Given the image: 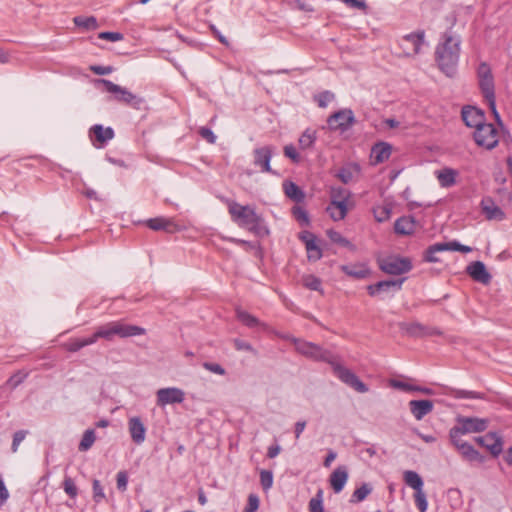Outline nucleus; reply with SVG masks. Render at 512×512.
Wrapping results in <instances>:
<instances>
[{"instance_id":"obj_1","label":"nucleus","mask_w":512,"mask_h":512,"mask_svg":"<svg viewBox=\"0 0 512 512\" xmlns=\"http://www.w3.org/2000/svg\"><path fill=\"white\" fill-rule=\"evenodd\" d=\"M293 344L296 351L305 357L331 364L335 375L355 391L359 393H366L368 391L367 385L354 372L336 362L331 353L319 345L301 339H293Z\"/></svg>"},{"instance_id":"obj_2","label":"nucleus","mask_w":512,"mask_h":512,"mask_svg":"<svg viewBox=\"0 0 512 512\" xmlns=\"http://www.w3.org/2000/svg\"><path fill=\"white\" fill-rule=\"evenodd\" d=\"M461 51V39L451 30L444 32L435 48V61L438 68L448 77L457 73Z\"/></svg>"},{"instance_id":"obj_3","label":"nucleus","mask_w":512,"mask_h":512,"mask_svg":"<svg viewBox=\"0 0 512 512\" xmlns=\"http://www.w3.org/2000/svg\"><path fill=\"white\" fill-rule=\"evenodd\" d=\"M228 212L231 219L239 227L245 228L258 237L269 235V229L264 224V219L255 208L250 205H241L233 200H227Z\"/></svg>"},{"instance_id":"obj_4","label":"nucleus","mask_w":512,"mask_h":512,"mask_svg":"<svg viewBox=\"0 0 512 512\" xmlns=\"http://www.w3.org/2000/svg\"><path fill=\"white\" fill-rule=\"evenodd\" d=\"M145 333L146 330L143 327L125 324L122 321H112L99 326L91 335V339H93L94 344L99 338L112 341L115 336L120 338H128L144 335Z\"/></svg>"},{"instance_id":"obj_5","label":"nucleus","mask_w":512,"mask_h":512,"mask_svg":"<svg viewBox=\"0 0 512 512\" xmlns=\"http://www.w3.org/2000/svg\"><path fill=\"white\" fill-rule=\"evenodd\" d=\"M97 82L103 84L105 86V90L114 95V100L129 105L136 110L145 108V99L139 95L133 94L125 87L115 84L107 79H99Z\"/></svg>"},{"instance_id":"obj_6","label":"nucleus","mask_w":512,"mask_h":512,"mask_svg":"<svg viewBox=\"0 0 512 512\" xmlns=\"http://www.w3.org/2000/svg\"><path fill=\"white\" fill-rule=\"evenodd\" d=\"M456 425L449 431V438L456 439L465 434L484 432L489 426L487 418L457 416Z\"/></svg>"},{"instance_id":"obj_7","label":"nucleus","mask_w":512,"mask_h":512,"mask_svg":"<svg viewBox=\"0 0 512 512\" xmlns=\"http://www.w3.org/2000/svg\"><path fill=\"white\" fill-rule=\"evenodd\" d=\"M425 31L420 29L402 36L399 46L405 57H414L421 53L422 47L426 44Z\"/></svg>"},{"instance_id":"obj_8","label":"nucleus","mask_w":512,"mask_h":512,"mask_svg":"<svg viewBox=\"0 0 512 512\" xmlns=\"http://www.w3.org/2000/svg\"><path fill=\"white\" fill-rule=\"evenodd\" d=\"M474 140L478 146L492 150L499 142L498 130L493 124L484 123L474 131Z\"/></svg>"},{"instance_id":"obj_9","label":"nucleus","mask_w":512,"mask_h":512,"mask_svg":"<svg viewBox=\"0 0 512 512\" xmlns=\"http://www.w3.org/2000/svg\"><path fill=\"white\" fill-rule=\"evenodd\" d=\"M380 269L390 275H401L412 269V263L409 258L386 257L379 261Z\"/></svg>"},{"instance_id":"obj_10","label":"nucleus","mask_w":512,"mask_h":512,"mask_svg":"<svg viewBox=\"0 0 512 512\" xmlns=\"http://www.w3.org/2000/svg\"><path fill=\"white\" fill-rule=\"evenodd\" d=\"M355 122L356 119L351 109H341L327 119V124L331 130L341 132L349 130Z\"/></svg>"},{"instance_id":"obj_11","label":"nucleus","mask_w":512,"mask_h":512,"mask_svg":"<svg viewBox=\"0 0 512 512\" xmlns=\"http://www.w3.org/2000/svg\"><path fill=\"white\" fill-rule=\"evenodd\" d=\"M184 399L185 392L177 387L161 388L156 392V403L159 407L182 403Z\"/></svg>"},{"instance_id":"obj_12","label":"nucleus","mask_w":512,"mask_h":512,"mask_svg":"<svg viewBox=\"0 0 512 512\" xmlns=\"http://www.w3.org/2000/svg\"><path fill=\"white\" fill-rule=\"evenodd\" d=\"M254 165L260 169L262 173L276 174L270 166L273 156V148L271 146H263L253 151Z\"/></svg>"},{"instance_id":"obj_13","label":"nucleus","mask_w":512,"mask_h":512,"mask_svg":"<svg viewBox=\"0 0 512 512\" xmlns=\"http://www.w3.org/2000/svg\"><path fill=\"white\" fill-rule=\"evenodd\" d=\"M475 441L485 447L494 457H498L503 450V440L496 432H489L484 436L475 438Z\"/></svg>"},{"instance_id":"obj_14","label":"nucleus","mask_w":512,"mask_h":512,"mask_svg":"<svg viewBox=\"0 0 512 512\" xmlns=\"http://www.w3.org/2000/svg\"><path fill=\"white\" fill-rule=\"evenodd\" d=\"M452 445L459 451L464 459L470 462H484V456H482L471 444L463 441L461 437L456 439H450Z\"/></svg>"},{"instance_id":"obj_15","label":"nucleus","mask_w":512,"mask_h":512,"mask_svg":"<svg viewBox=\"0 0 512 512\" xmlns=\"http://www.w3.org/2000/svg\"><path fill=\"white\" fill-rule=\"evenodd\" d=\"M89 135L93 145L101 148L114 138L115 133L111 127L104 128L101 124H95L90 128Z\"/></svg>"},{"instance_id":"obj_16","label":"nucleus","mask_w":512,"mask_h":512,"mask_svg":"<svg viewBox=\"0 0 512 512\" xmlns=\"http://www.w3.org/2000/svg\"><path fill=\"white\" fill-rule=\"evenodd\" d=\"M479 85H480L481 91L483 93V96L489 105V108L491 109L492 113L495 116L496 121L498 123H501L500 115L496 109L493 77L480 79Z\"/></svg>"},{"instance_id":"obj_17","label":"nucleus","mask_w":512,"mask_h":512,"mask_svg":"<svg viewBox=\"0 0 512 512\" xmlns=\"http://www.w3.org/2000/svg\"><path fill=\"white\" fill-rule=\"evenodd\" d=\"M462 120L465 125L477 130L482 124L485 123L484 113L473 106H465L461 111Z\"/></svg>"},{"instance_id":"obj_18","label":"nucleus","mask_w":512,"mask_h":512,"mask_svg":"<svg viewBox=\"0 0 512 512\" xmlns=\"http://www.w3.org/2000/svg\"><path fill=\"white\" fill-rule=\"evenodd\" d=\"M392 154V145L387 142H377L371 148L370 161L372 165H378L387 161Z\"/></svg>"},{"instance_id":"obj_19","label":"nucleus","mask_w":512,"mask_h":512,"mask_svg":"<svg viewBox=\"0 0 512 512\" xmlns=\"http://www.w3.org/2000/svg\"><path fill=\"white\" fill-rule=\"evenodd\" d=\"M128 431L132 441L140 445L146 438V427L140 417L134 416L128 420Z\"/></svg>"},{"instance_id":"obj_20","label":"nucleus","mask_w":512,"mask_h":512,"mask_svg":"<svg viewBox=\"0 0 512 512\" xmlns=\"http://www.w3.org/2000/svg\"><path fill=\"white\" fill-rule=\"evenodd\" d=\"M466 271L473 280L479 283L486 285L489 284L491 281L492 277L490 273L487 271L484 263L481 261L472 262L467 266Z\"/></svg>"},{"instance_id":"obj_21","label":"nucleus","mask_w":512,"mask_h":512,"mask_svg":"<svg viewBox=\"0 0 512 512\" xmlns=\"http://www.w3.org/2000/svg\"><path fill=\"white\" fill-rule=\"evenodd\" d=\"M405 278L398 280H384L367 286L370 296H376L380 292H387L390 289L400 290Z\"/></svg>"},{"instance_id":"obj_22","label":"nucleus","mask_w":512,"mask_h":512,"mask_svg":"<svg viewBox=\"0 0 512 512\" xmlns=\"http://www.w3.org/2000/svg\"><path fill=\"white\" fill-rule=\"evenodd\" d=\"M409 408L416 420H422L426 415L432 412L434 408L431 400H411Z\"/></svg>"},{"instance_id":"obj_23","label":"nucleus","mask_w":512,"mask_h":512,"mask_svg":"<svg viewBox=\"0 0 512 512\" xmlns=\"http://www.w3.org/2000/svg\"><path fill=\"white\" fill-rule=\"evenodd\" d=\"M348 480V470L346 466H338L330 475L329 482L335 493L343 490Z\"/></svg>"},{"instance_id":"obj_24","label":"nucleus","mask_w":512,"mask_h":512,"mask_svg":"<svg viewBox=\"0 0 512 512\" xmlns=\"http://www.w3.org/2000/svg\"><path fill=\"white\" fill-rule=\"evenodd\" d=\"M348 202L330 201L326 208L327 213L334 221L343 220L348 213Z\"/></svg>"},{"instance_id":"obj_25","label":"nucleus","mask_w":512,"mask_h":512,"mask_svg":"<svg viewBox=\"0 0 512 512\" xmlns=\"http://www.w3.org/2000/svg\"><path fill=\"white\" fill-rule=\"evenodd\" d=\"M235 312H236L237 319L248 328H256V327H260L262 329L268 328L267 324L261 322L257 317H255L254 315L250 314L249 312H247L241 308H237Z\"/></svg>"},{"instance_id":"obj_26","label":"nucleus","mask_w":512,"mask_h":512,"mask_svg":"<svg viewBox=\"0 0 512 512\" xmlns=\"http://www.w3.org/2000/svg\"><path fill=\"white\" fill-rule=\"evenodd\" d=\"M340 269L347 276L355 279H364L370 274V270L365 264L342 265Z\"/></svg>"},{"instance_id":"obj_27","label":"nucleus","mask_w":512,"mask_h":512,"mask_svg":"<svg viewBox=\"0 0 512 512\" xmlns=\"http://www.w3.org/2000/svg\"><path fill=\"white\" fill-rule=\"evenodd\" d=\"M145 224L147 227L154 231L163 230L167 232H173L176 227L172 220L164 217L150 218L146 220Z\"/></svg>"},{"instance_id":"obj_28","label":"nucleus","mask_w":512,"mask_h":512,"mask_svg":"<svg viewBox=\"0 0 512 512\" xmlns=\"http://www.w3.org/2000/svg\"><path fill=\"white\" fill-rule=\"evenodd\" d=\"M436 176L441 187L448 188L456 183L458 172L452 168H443L436 172Z\"/></svg>"},{"instance_id":"obj_29","label":"nucleus","mask_w":512,"mask_h":512,"mask_svg":"<svg viewBox=\"0 0 512 512\" xmlns=\"http://www.w3.org/2000/svg\"><path fill=\"white\" fill-rule=\"evenodd\" d=\"M394 230L400 235H410L415 230V221L412 217H400L394 224Z\"/></svg>"},{"instance_id":"obj_30","label":"nucleus","mask_w":512,"mask_h":512,"mask_svg":"<svg viewBox=\"0 0 512 512\" xmlns=\"http://www.w3.org/2000/svg\"><path fill=\"white\" fill-rule=\"evenodd\" d=\"M285 195L296 203H301L305 199V193L294 182L286 181L283 183Z\"/></svg>"},{"instance_id":"obj_31","label":"nucleus","mask_w":512,"mask_h":512,"mask_svg":"<svg viewBox=\"0 0 512 512\" xmlns=\"http://www.w3.org/2000/svg\"><path fill=\"white\" fill-rule=\"evenodd\" d=\"M93 339H91V336L87 338H71L65 343L62 344V347L69 352H77L80 349L92 345Z\"/></svg>"},{"instance_id":"obj_32","label":"nucleus","mask_w":512,"mask_h":512,"mask_svg":"<svg viewBox=\"0 0 512 512\" xmlns=\"http://www.w3.org/2000/svg\"><path fill=\"white\" fill-rule=\"evenodd\" d=\"M404 482L407 486L417 491L423 490V480L420 475L412 470H407L404 472Z\"/></svg>"},{"instance_id":"obj_33","label":"nucleus","mask_w":512,"mask_h":512,"mask_svg":"<svg viewBox=\"0 0 512 512\" xmlns=\"http://www.w3.org/2000/svg\"><path fill=\"white\" fill-rule=\"evenodd\" d=\"M326 234L328 238L331 240V242L338 244L342 247H346L351 251L356 250V246L352 244L347 238L342 236L340 232L330 229L327 230Z\"/></svg>"},{"instance_id":"obj_34","label":"nucleus","mask_w":512,"mask_h":512,"mask_svg":"<svg viewBox=\"0 0 512 512\" xmlns=\"http://www.w3.org/2000/svg\"><path fill=\"white\" fill-rule=\"evenodd\" d=\"M316 139V131L309 128L306 129L298 140L300 149L306 150L312 148L316 142Z\"/></svg>"},{"instance_id":"obj_35","label":"nucleus","mask_w":512,"mask_h":512,"mask_svg":"<svg viewBox=\"0 0 512 512\" xmlns=\"http://www.w3.org/2000/svg\"><path fill=\"white\" fill-rule=\"evenodd\" d=\"M372 492V486L368 483H363L359 488L355 489L349 500L350 503H359L366 499Z\"/></svg>"},{"instance_id":"obj_36","label":"nucleus","mask_w":512,"mask_h":512,"mask_svg":"<svg viewBox=\"0 0 512 512\" xmlns=\"http://www.w3.org/2000/svg\"><path fill=\"white\" fill-rule=\"evenodd\" d=\"M351 192L344 187H331L330 201L349 202Z\"/></svg>"},{"instance_id":"obj_37","label":"nucleus","mask_w":512,"mask_h":512,"mask_svg":"<svg viewBox=\"0 0 512 512\" xmlns=\"http://www.w3.org/2000/svg\"><path fill=\"white\" fill-rule=\"evenodd\" d=\"M317 239H310V241H306V251L307 257L309 261H318L322 257V251L320 247L316 243Z\"/></svg>"},{"instance_id":"obj_38","label":"nucleus","mask_w":512,"mask_h":512,"mask_svg":"<svg viewBox=\"0 0 512 512\" xmlns=\"http://www.w3.org/2000/svg\"><path fill=\"white\" fill-rule=\"evenodd\" d=\"M95 439H96V436H95L94 429H87L84 432L82 439L79 443V446H78L79 451L85 452V451L89 450L92 447V445L94 444Z\"/></svg>"},{"instance_id":"obj_39","label":"nucleus","mask_w":512,"mask_h":512,"mask_svg":"<svg viewBox=\"0 0 512 512\" xmlns=\"http://www.w3.org/2000/svg\"><path fill=\"white\" fill-rule=\"evenodd\" d=\"M73 22L76 26L82 27L87 30H94L98 27L97 19L93 16L90 17H82L77 16L73 19Z\"/></svg>"},{"instance_id":"obj_40","label":"nucleus","mask_w":512,"mask_h":512,"mask_svg":"<svg viewBox=\"0 0 512 512\" xmlns=\"http://www.w3.org/2000/svg\"><path fill=\"white\" fill-rule=\"evenodd\" d=\"M303 285L313 291H318L323 293L322 291V281L320 278L314 275H306L303 277Z\"/></svg>"},{"instance_id":"obj_41","label":"nucleus","mask_w":512,"mask_h":512,"mask_svg":"<svg viewBox=\"0 0 512 512\" xmlns=\"http://www.w3.org/2000/svg\"><path fill=\"white\" fill-rule=\"evenodd\" d=\"M483 212L485 213L486 215V218L491 220V219H503L504 218V213L503 211L496 205H494L493 203H491V205H485L483 203Z\"/></svg>"},{"instance_id":"obj_42","label":"nucleus","mask_w":512,"mask_h":512,"mask_svg":"<svg viewBox=\"0 0 512 512\" xmlns=\"http://www.w3.org/2000/svg\"><path fill=\"white\" fill-rule=\"evenodd\" d=\"M323 491L319 489L309 501V512H323Z\"/></svg>"},{"instance_id":"obj_43","label":"nucleus","mask_w":512,"mask_h":512,"mask_svg":"<svg viewBox=\"0 0 512 512\" xmlns=\"http://www.w3.org/2000/svg\"><path fill=\"white\" fill-rule=\"evenodd\" d=\"M29 373L25 371H17L13 375L9 377V379L6 382V385L11 388L15 389L17 386H19L21 383L24 382V380L28 377Z\"/></svg>"},{"instance_id":"obj_44","label":"nucleus","mask_w":512,"mask_h":512,"mask_svg":"<svg viewBox=\"0 0 512 512\" xmlns=\"http://www.w3.org/2000/svg\"><path fill=\"white\" fill-rule=\"evenodd\" d=\"M405 329L412 336L422 337L425 336L426 326L419 322H413L406 324Z\"/></svg>"},{"instance_id":"obj_45","label":"nucleus","mask_w":512,"mask_h":512,"mask_svg":"<svg viewBox=\"0 0 512 512\" xmlns=\"http://www.w3.org/2000/svg\"><path fill=\"white\" fill-rule=\"evenodd\" d=\"M93 500L95 503H101L106 499L104 489L99 480L94 479L92 482Z\"/></svg>"},{"instance_id":"obj_46","label":"nucleus","mask_w":512,"mask_h":512,"mask_svg":"<svg viewBox=\"0 0 512 512\" xmlns=\"http://www.w3.org/2000/svg\"><path fill=\"white\" fill-rule=\"evenodd\" d=\"M452 396L457 399H481V393L469 390L456 389L452 391Z\"/></svg>"},{"instance_id":"obj_47","label":"nucleus","mask_w":512,"mask_h":512,"mask_svg":"<svg viewBox=\"0 0 512 512\" xmlns=\"http://www.w3.org/2000/svg\"><path fill=\"white\" fill-rule=\"evenodd\" d=\"M63 489L66 494L69 495L70 498H76L78 494V489L75 485L74 480L71 477L66 476L63 481Z\"/></svg>"},{"instance_id":"obj_48","label":"nucleus","mask_w":512,"mask_h":512,"mask_svg":"<svg viewBox=\"0 0 512 512\" xmlns=\"http://www.w3.org/2000/svg\"><path fill=\"white\" fill-rule=\"evenodd\" d=\"M292 214L301 225L309 224V216H308L307 211L304 208H302L300 206H295L292 209Z\"/></svg>"},{"instance_id":"obj_49","label":"nucleus","mask_w":512,"mask_h":512,"mask_svg":"<svg viewBox=\"0 0 512 512\" xmlns=\"http://www.w3.org/2000/svg\"><path fill=\"white\" fill-rule=\"evenodd\" d=\"M415 504L420 512H426L428 508V503L426 500V495L423 490L417 491L414 494Z\"/></svg>"},{"instance_id":"obj_50","label":"nucleus","mask_w":512,"mask_h":512,"mask_svg":"<svg viewBox=\"0 0 512 512\" xmlns=\"http://www.w3.org/2000/svg\"><path fill=\"white\" fill-rule=\"evenodd\" d=\"M260 483L264 490H268L273 485V473L269 470H262L260 472Z\"/></svg>"},{"instance_id":"obj_51","label":"nucleus","mask_w":512,"mask_h":512,"mask_svg":"<svg viewBox=\"0 0 512 512\" xmlns=\"http://www.w3.org/2000/svg\"><path fill=\"white\" fill-rule=\"evenodd\" d=\"M389 386L405 392H412L415 389V385H411L409 383L397 379H390Z\"/></svg>"},{"instance_id":"obj_52","label":"nucleus","mask_w":512,"mask_h":512,"mask_svg":"<svg viewBox=\"0 0 512 512\" xmlns=\"http://www.w3.org/2000/svg\"><path fill=\"white\" fill-rule=\"evenodd\" d=\"M333 98V93H331L330 91H323L315 97V100L319 107L324 108L333 100Z\"/></svg>"},{"instance_id":"obj_53","label":"nucleus","mask_w":512,"mask_h":512,"mask_svg":"<svg viewBox=\"0 0 512 512\" xmlns=\"http://www.w3.org/2000/svg\"><path fill=\"white\" fill-rule=\"evenodd\" d=\"M284 155L289 158L293 163H299L301 160V157L299 153L297 152L296 148L292 145H286L283 149Z\"/></svg>"},{"instance_id":"obj_54","label":"nucleus","mask_w":512,"mask_h":512,"mask_svg":"<svg viewBox=\"0 0 512 512\" xmlns=\"http://www.w3.org/2000/svg\"><path fill=\"white\" fill-rule=\"evenodd\" d=\"M28 434V431L26 430H18L13 435V441L11 445L12 452H16L18 450V447L20 443L25 439L26 435Z\"/></svg>"},{"instance_id":"obj_55","label":"nucleus","mask_w":512,"mask_h":512,"mask_svg":"<svg viewBox=\"0 0 512 512\" xmlns=\"http://www.w3.org/2000/svg\"><path fill=\"white\" fill-rule=\"evenodd\" d=\"M116 485L117 489L124 492L127 490L128 485V475L126 471H120L116 476Z\"/></svg>"},{"instance_id":"obj_56","label":"nucleus","mask_w":512,"mask_h":512,"mask_svg":"<svg viewBox=\"0 0 512 512\" xmlns=\"http://www.w3.org/2000/svg\"><path fill=\"white\" fill-rule=\"evenodd\" d=\"M259 502V497L256 494H250L244 512H256L259 508Z\"/></svg>"},{"instance_id":"obj_57","label":"nucleus","mask_w":512,"mask_h":512,"mask_svg":"<svg viewBox=\"0 0 512 512\" xmlns=\"http://www.w3.org/2000/svg\"><path fill=\"white\" fill-rule=\"evenodd\" d=\"M375 218L378 222H384L390 218L391 209L388 207H379L374 210Z\"/></svg>"},{"instance_id":"obj_58","label":"nucleus","mask_w":512,"mask_h":512,"mask_svg":"<svg viewBox=\"0 0 512 512\" xmlns=\"http://www.w3.org/2000/svg\"><path fill=\"white\" fill-rule=\"evenodd\" d=\"M337 177L339 178V180L341 182H343L344 184H348L352 181L353 179V172L350 168H347V167H343L341 168L338 173H337Z\"/></svg>"},{"instance_id":"obj_59","label":"nucleus","mask_w":512,"mask_h":512,"mask_svg":"<svg viewBox=\"0 0 512 512\" xmlns=\"http://www.w3.org/2000/svg\"><path fill=\"white\" fill-rule=\"evenodd\" d=\"M203 368L206 369L209 372L218 374V375H225L226 371L225 369L218 363H212V362H204L202 364Z\"/></svg>"},{"instance_id":"obj_60","label":"nucleus","mask_w":512,"mask_h":512,"mask_svg":"<svg viewBox=\"0 0 512 512\" xmlns=\"http://www.w3.org/2000/svg\"><path fill=\"white\" fill-rule=\"evenodd\" d=\"M350 8L358 9L366 13L368 6L365 0H342Z\"/></svg>"},{"instance_id":"obj_61","label":"nucleus","mask_w":512,"mask_h":512,"mask_svg":"<svg viewBox=\"0 0 512 512\" xmlns=\"http://www.w3.org/2000/svg\"><path fill=\"white\" fill-rule=\"evenodd\" d=\"M123 37V34L119 32H101L99 34L100 39L108 40L111 42L121 41Z\"/></svg>"},{"instance_id":"obj_62","label":"nucleus","mask_w":512,"mask_h":512,"mask_svg":"<svg viewBox=\"0 0 512 512\" xmlns=\"http://www.w3.org/2000/svg\"><path fill=\"white\" fill-rule=\"evenodd\" d=\"M199 134L210 144H214L216 142V136L210 128L201 127L199 129Z\"/></svg>"},{"instance_id":"obj_63","label":"nucleus","mask_w":512,"mask_h":512,"mask_svg":"<svg viewBox=\"0 0 512 512\" xmlns=\"http://www.w3.org/2000/svg\"><path fill=\"white\" fill-rule=\"evenodd\" d=\"M234 343V347L236 350L238 351H249V352H253L254 349L252 347V345L246 341H243V340H240V339H234L233 341Z\"/></svg>"},{"instance_id":"obj_64","label":"nucleus","mask_w":512,"mask_h":512,"mask_svg":"<svg viewBox=\"0 0 512 512\" xmlns=\"http://www.w3.org/2000/svg\"><path fill=\"white\" fill-rule=\"evenodd\" d=\"M478 77H479V80L480 79H485V78H488V77H493L492 76V73H491V69L489 67L488 64L486 63H481L478 67Z\"/></svg>"}]
</instances>
